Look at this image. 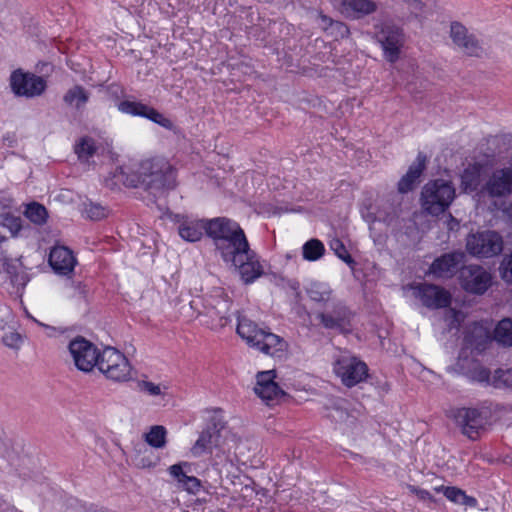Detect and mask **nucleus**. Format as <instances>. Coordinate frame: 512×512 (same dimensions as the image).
Returning <instances> with one entry per match:
<instances>
[{"label": "nucleus", "mask_w": 512, "mask_h": 512, "mask_svg": "<svg viewBox=\"0 0 512 512\" xmlns=\"http://www.w3.org/2000/svg\"><path fill=\"white\" fill-rule=\"evenodd\" d=\"M175 176L172 166L163 158L147 159L141 162L138 177H130L123 168H116L111 179H106V185L111 189L120 184L136 187L143 184L149 190H162L172 188Z\"/></svg>", "instance_id": "1"}, {"label": "nucleus", "mask_w": 512, "mask_h": 512, "mask_svg": "<svg viewBox=\"0 0 512 512\" xmlns=\"http://www.w3.org/2000/svg\"><path fill=\"white\" fill-rule=\"evenodd\" d=\"M236 332L245 343L259 352L278 360L288 356L289 344L269 329L259 327L246 313L237 316Z\"/></svg>", "instance_id": "2"}, {"label": "nucleus", "mask_w": 512, "mask_h": 512, "mask_svg": "<svg viewBox=\"0 0 512 512\" xmlns=\"http://www.w3.org/2000/svg\"><path fill=\"white\" fill-rule=\"evenodd\" d=\"M208 236L214 240L216 250L224 261L235 259V253L241 256V252L249 244L240 225L225 217L209 220Z\"/></svg>", "instance_id": "3"}, {"label": "nucleus", "mask_w": 512, "mask_h": 512, "mask_svg": "<svg viewBox=\"0 0 512 512\" xmlns=\"http://www.w3.org/2000/svg\"><path fill=\"white\" fill-rule=\"evenodd\" d=\"M456 190L452 182L444 179L429 181L421 191V208L427 214L438 216L453 202Z\"/></svg>", "instance_id": "4"}, {"label": "nucleus", "mask_w": 512, "mask_h": 512, "mask_svg": "<svg viewBox=\"0 0 512 512\" xmlns=\"http://www.w3.org/2000/svg\"><path fill=\"white\" fill-rule=\"evenodd\" d=\"M333 371L346 387H353L368 376L366 363L348 351H341L336 356Z\"/></svg>", "instance_id": "5"}, {"label": "nucleus", "mask_w": 512, "mask_h": 512, "mask_svg": "<svg viewBox=\"0 0 512 512\" xmlns=\"http://www.w3.org/2000/svg\"><path fill=\"white\" fill-rule=\"evenodd\" d=\"M97 367L107 379L126 382L131 379L132 367L126 356L113 347L102 350Z\"/></svg>", "instance_id": "6"}, {"label": "nucleus", "mask_w": 512, "mask_h": 512, "mask_svg": "<svg viewBox=\"0 0 512 512\" xmlns=\"http://www.w3.org/2000/svg\"><path fill=\"white\" fill-rule=\"evenodd\" d=\"M467 252L478 258H490L500 254L503 250V239L495 231H482L471 233L466 238Z\"/></svg>", "instance_id": "7"}, {"label": "nucleus", "mask_w": 512, "mask_h": 512, "mask_svg": "<svg viewBox=\"0 0 512 512\" xmlns=\"http://www.w3.org/2000/svg\"><path fill=\"white\" fill-rule=\"evenodd\" d=\"M490 416V410L486 407L461 408L456 412L455 420L464 435L475 439L489 423Z\"/></svg>", "instance_id": "8"}, {"label": "nucleus", "mask_w": 512, "mask_h": 512, "mask_svg": "<svg viewBox=\"0 0 512 512\" xmlns=\"http://www.w3.org/2000/svg\"><path fill=\"white\" fill-rule=\"evenodd\" d=\"M10 86L16 96L35 98L45 92L47 83L41 76L16 70L10 76Z\"/></svg>", "instance_id": "9"}, {"label": "nucleus", "mask_w": 512, "mask_h": 512, "mask_svg": "<svg viewBox=\"0 0 512 512\" xmlns=\"http://www.w3.org/2000/svg\"><path fill=\"white\" fill-rule=\"evenodd\" d=\"M68 350L77 369L83 372L92 371L101 354L93 343L81 337L73 339Z\"/></svg>", "instance_id": "10"}, {"label": "nucleus", "mask_w": 512, "mask_h": 512, "mask_svg": "<svg viewBox=\"0 0 512 512\" xmlns=\"http://www.w3.org/2000/svg\"><path fill=\"white\" fill-rule=\"evenodd\" d=\"M387 61L396 62L404 44V36L399 28L391 24H382L375 33Z\"/></svg>", "instance_id": "11"}, {"label": "nucleus", "mask_w": 512, "mask_h": 512, "mask_svg": "<svg viewBox=\"0 0 512 512\" xmlns=\"http://www.w3.org/2000/svg\"><path fill=\"white\" fill-rule=\"evenodd\" d=\"M230 306V300L221 290H215L205 298L204 312L210 318L213 329L223 328L230 322Z\"/></svg>", "instance_id": "12"}, {"label": "nucleus", "mask_w": 512, "mask_h": 512, "mask_svg": "<svg viewBox=\"0 0 512 512\" xmlns=\"http://www.w3.org/2000/svg\"><path fill=\"white\" fill-rule=\"evenodd\" d=\"M459 279L462 288L473 294H483L492 284L491 273L479 265L462 268Z\"/></svg>", "instance_id": "13"}, {"label": "nucleus", "mask_w": 512, "mask_h": 512, "mask_svg": "<svg viewBox=\"0 0 512 512\" xmlns=\"http://www.w3.org/2000/svg\"><path fill=\"white\" fill-rule=\"evenodd\" d=\"M412 295L419 299L424 306L431 309H439L450 304L451 295L445 289L427 283L411 285Z\"/></svg>", "instance_id": "14"}, {"label": "nucleus", "mask_w": 512, "mask_h": 512, "mask_svg": "<svg viewBox=\"0 0 512 512\" xmlns=\"http://www.w3.org/2000/svg\"><path fill=\"white\" fill-rule=\"evenodd\" d=\"M241 254L243 255H236L235 259H227L224 262L233 265L245 283H251L263 274V265L255 252L250 249L249 244Z\"/></svg>", "instance_id": "15"}, {"label": "nucleus", "mask_w": 512, "mask_h": 512, "mask_svg": "<svg viewBox=\"0 0 512 512\" xmlns=\"http://www.w3.org/2000/svg\"><path fill=\"white\" fill-rule=\"evenodd\" d=\"M481 193L491 197H507L512 194V167L495 169L486 181Z\"/></svg>", "instance_id": "16"}, {"label": "nucleus", "mask_w": 512, "mask_h": 512, "mask_svg": "<svg viewBox=\"0 0 512 512\" xmlns=\"http://www.w3.org/2000/svg\"><path fill=\"white\" fill-rule=\"evenodd\" d=\"M117 109L124 114L147 118L160 126L170 129L172 122L153 107L138 101L124 100L117 104Z\"/></svg>", "instance_id": "17"}, {"label": "nucleus", "mask_w": 512, "mask_h": 512, "mask_svg": "<svg viewBox=\"0 0 512 512\" xmlns=\"http://www.w3.org/2000/svg\"><path fill=\"white\" fill-rule=\"evenodd\" d=\"M175 222L179 236L187 242L199 241L204 233L208 235L209 221L195 217L176 215Z\"/></svg>", "instance_id": "18"}, {"label": "nucleus", "mask_w": 512, "mask_h": 512, "mask_svg": "<svg viewBox=\"0 0 512 512\" xmlns=\"http://www.w3.org/2000/svg\"><path fill=\"white\" fill-rule=\"evenodd\" d=\"M450 36L453 43L467 55L480 56L484 51L475 36L459 22L451 24Z\"/></svg>", "instance_id": "19"}, {"label": "nucleus", "mask_w": 512, "mask_h": 512, "mask_svg": "<svg viewBox=\"0 0 512 512\" xmlns=\"http://www.w3.org/2000/svg\"><path fill=\"white\" fill-rule=\"evenodd\" d=\"M1 240H4V238L1 237L0 241ZM27 282V275L23 271H19L17 263H9L5 253L0 250V285L9 284L16 288L18 292L25 287Z\"/></svg>", "instance_id": "20"}, {"label": "nucleus", "mask_w": 512, "mask_h": 512, "mask_svg": "<svg viewBox=\"0 0 512 512\" xmlns=\"http://www.w3.org/2000/svg\"><path fill=\"white\" fill-rule=\"evenodd\" d=\"M464 258L465 254L461 251L446 253L433 261L429 272L436 278H450L456 273Z\"/></svg>", "instance_id": "21"}, {"label": "nucleus", "mask_w": 512, "mask_h": 512, "mask_svg": "<svg viewBox=\"0 0 512 512\" xmlns=\"http://www.w3.org/2000/svg\"><path fill=\"white\" fill-rule=\"evenodd\" d=\"M222 433V427L216 428L208 427L206 430H203L197 440L190 448V455L192 457H200L203 454L211 451L213 448L217 447V444L221 442L223 439L220 435Z\"/></svg>", "instance_id": "22"}, {"label": "nucleus", "mask_w": 512, "mask_h": 512, "mask_svg": "<svg viewBox=\"0 0 512 512\" xmlns=\"http://www.w3.org/2000/svg\"><path fill=\"white\" fill-rule=\"evenodd\" d=\"M222 438L221 442L218 443L217 447L214 449L211 463L220 473H231L239 464L237 457L233 455L231 447L227 444L226 438Z\"/></svg>", "instance_id": "23"}, {"label": "nucleus", "mask_w": 512, "mask_h": 512, "mask_svg": "<svg viewBox=\"0 0 512 512\" xmlns=\"http://www.w3.org/2000/svg\"><path fill=\"white\" fill-rule=\"evenodd\" d=\"M275 377L274 370L262 371L257 374L254 391L262 400H273L282 394V390L274 381Z\"/></svg>", "instance_id": "24"}, {"label": "nucleus", "mask_w": 512, "mask_h": 512, "mask_svg": "<svg viewBox=\"0 0 512 512\" xmlns=\"http://www.w3.org/2000/svg\"><path fill=\"white\" fill-rule=\"evenodd\" d=\"M222 437H225L227 444L231 447L233 455L237 457L238 464H245L253 450L254 443L248 439H242L229 428L222 426Z\"/></svg>", "instance_id": "25"}, {"label": "nucleus", "mask_w": 512, "mask_h": 512, "mask_svg": "<svg viewBox=\"0 0 512 512\" xmlns=\"http://www.w3.org/2000/svg\"><path fill=\"white\" fill-rule=\"evenodd\" d=\"M49 263L56 272L66 275L74 269L76 259L71 250L57 246L50 252Z\"/></svg>", "instance_id": "26"}, {"label": "nucleus", "mask_w": 512, "mask_h": 512, "mask_svg": "<svg viewBox=\"0 0 512 512\" xmlns=\"http://www.w3.org/2000/svg\"><path fill=\"white\" fill-rule=\"evenodd\" d=\"M376 10V4L371 0H343L340 12L347 18H360Z\"/></svg>", "instance_id": "27"}, {"label": "nucleus", "mask_w": 512, "mask_h": 512, "mask_svg": "<svg viewBox=\"0 0 512 512\" xmlns=\"http://www.w3.org/2000/svg\"><path fill=\"white\" fill-rule=\"evenodd\" d=\"M187 462H181L169 467V474L177 480L178 485L189 493H197L200 490V480L194 476H188L184 468L188 467Z\"/></svg>", "instance_id": "28"}, {"label": "nucleus", "mask_w": 512, "mask_h": 512, "mask_svg": "<svg viewBox=\"0 0 512 512\" xmlns=\"http://www.w3.org/2000/svg\"><path fill=\"white\" fill-rule=\"evenodd\" d=\"M424 168L425 157L422 155H418L416 160L410 165L407 173L404 176H402V178L398 182L399 193L403 194L413 190Z\"/></svg>", "instance_id": "29"}, {"label": "nucleus", "mask_w": 512, "mask_h": 512, "mask_svg": "<svg viewBox=\"0 0 512 512\" xmlns=\"http://www.w3.org/2000/svg\"><path fill=\"white\" fill-rule=\"evenodd\" d=\"M482 167L479 164L469 165L461 174V190L464 193L477 192L481 182Z\"/></svg>", "instance_id": "30"}, {"label": "nucleus", "mask_w": 512, "mask_h": 512, "mask_svg": "<svg viewBox=\"0 0 512 512\" xmlns=\"http://www.w3.org/2000/svg\"><path fill=\"white\" fill-rule=\"evenodd\" d=\"M136 389L143 395L164 400L168 396V386L164 383H156L148 379L137 381Z\"/></svg>", "instance_id": "31"}, {"label": "nucleus", "mask_w": 512, "mask_h": 512, "mask_svg": "<svg viewBox=\"0 0 512 512\" xmlns=\"http://www.w3.org/2000/svg\"><path fill=\"white\" fill-rule=\"evenodd\" d=\"M436 492H441L445 495V497L458 505H463L465 507H475L477 505V500L471 496L466 495V493L456 487H436L434 489Z\"/></svg>", "instance_id": "32"}, {"label": "nucleus", "mask_w": 512, "mask_h": 512, "mask_svg": "<svg viewBox=\"0 0 512 512\" xmlns=\"http://www.w3.org/2000/svg\"><path fill=\"white\" fill-rule=\"evenodd\" d=\"M89 100L88 91L80 85H75L67 90L63 96L65 104L71 108L80 110Z\"/></svg>", "instance_id": "33"}, {"label": "nucleus", "mask_w": 512, "mask_h": 512, "mask_svg": "<svg viewBox=\"0 0 512 512\" xmlns=\"http://www.w3.org/2000/svg\"><path fill=\"white\" fill-rule=\"evenodd\" d=\"M306 292L309 298L315 302H328L332 298V291L328 284L323 282L311 281L306 286Z\"/></svg>", "instance_id": "34"}, {"label": "nucleus", "mask_w": 512, "mask_h": 512, "mask_svg": "<svg viewBox=\"0 0 512 512\" xmlns=\"http://www.w3.org/2000/svg\"><path fill=\"white\" fill-rule=\"evenodd\" d=\"M167 429L162 425H154L144 434V440L155 449H162L166 446Z\"/></svg>", "instance_id": "35"}, {"label": "nucleus", "mask_w": 512, "mask_h": 512, "mask_svg": "<svg viewBox=\"0 0 512 512\" xmlns=\"http://www.w3.org/2000/svg\"><path fill=\"white\" fill-rule=\"evenodd\" d=\"M25 217L34 225H44L48 219L46 208L37 202H31L26 205L24 210Z\"/></svg>", "instance_id": "36"}, {"label": "nucleus", "mask_w": 512, "mask_h": 512, "mask_svg": "<svg viewBox=\"0 0 512 512\" xmlns=\"http://www.w3.org/2000/svg\"><path fill=\"white\" fill-rule=\"evenodd\" d=\"M325 253L324 244L318 239H310L302 246V256L306 261L314 262L319 260Z\"/></svg>", "instance_id": "37"}, {"label": "nucleus", "mask_w": 512, "mask_h": 512, "mask_svg": "<svg viewBox=\"0 0 512 512\" xmlns=\"http://www.w3.org/2000/svg\"><path fill=\"white\" fill-rule=\"evenodd\" d=\"M399 211V202H397V204H389L388 202H384L379 207L377 213L374 216H371L369 220H378L387 224H391L398 217Z\"/></svg>", "instance_id": "38"}, {"label": "nucleus", "mask_w": 512, "mask_h": 512, "mask_svg": "<svg viewBox=\"0 0 512 512\" xmlns=\"http://www.w3.org/2000/svg\"><path fill=\"white\" fill-rule=\"evenodd\" d=\"M494 339L504 345L512 346V319L504 318L494 329Z\"/></svg>", "instance_id": "39"}, {"label": "nucleus", "mask_w": 512, "mask_h": 512, "mask_svg": "<svg viewBox=\"0 0 512 512\" xmlns=\"http://www.w3.org/2000/svg\"><path fill=\"white\" fill-rule=\"evenodd\" d=\"M21 222L22 221L19 217L9 213H3L0 215V226L8 229L13 236H16L23 228Z\"/></svg>", "instance_id": "40"}, {"label": "nucleus", "mask_w": 512, "mask_h": 512, "mask_svg": "<svg viewBox=\"0 0 512 512\" xmlns=\"http://www.w3.org/2000/svg\"><path fill=\"white\" fill-rule=\"evenodd\" d=\"M319 317H320L322 324L326 328L337 329L343 333L350 331V329L347 327V322L344 318H334L331 315L323 314V313L320 314Z\"/></svg>", "instance_id": "41"}, {"label": "nucleus", "mask_w": 512, "mask_h": 512, "mask_svg": "<svg viewBox=\"0 0 512 512\" xmlns=\"http://www.w3.org/2000/svg\"><path fill=\"white\" fill-rule=\"evenodd\" d=\"M2 341L6 347L18 350L24 342V337L15 330H8L2 336Z\"/></svg>", "instance_id": "42"}, {"label": "nucleus", "mask_w": 512, "mask_h": 512, "mask_svg": "<svg viewBox=\"0 0 512 512\" xmlns=\"http://www.w3.org/2000/svg\"><path fill=\"white\" fill-rule=\"evenodd\" d=\"M76 153L81 159H88L95 152V144L92 139H82L75 148Z\"/></svg>", "instance_id": "43"}, {"label": "nucleus", "mask_w": 512, "mask_h": 512, "mask_svg": "<svg viewBox=\"0 0 512 512\" xmlns=\"http://www.w3.org/2000/svg\"><path fill=\"white\" fill-rule=\"evenodd\" d=\"M84 211L86 216L92 220H100L108 215V210L97 203L86 204Z\"/></svg>", "instance_id": "44"}, {"label": "nucleus", "mask_w": 512, "mask_h": 512, "mask_svg": "<svg viewBox=\"0 0 512 512\" xmlns=\"http://www.w3.org/2000/svg\"><path fill=\"white\" fill-rule=\"evenodd\" d=\"M329 246L331 250L334 251V253L345 263L351 264L353 262L351 256L349 255L341 240L337 238L332 239L329 243Z\"/></svg>", "instance_id": "45"}, {"label": "nucleus", "mask_w": 512, "mask_h": 512, "mask_svg": "<svg viewBox=\"0 0 512 512\" xmlns=\"http://www.w3.org/2000/svg\"><path fill=\"white\" fill-rule=\"evenodd\" d=\"M501 278L507 282L512 284V253L506 255L501 261L499 267Z\"/></svg>", "instance_id": "46"}, {"label": "nucleus", "mask_w": 512, "mask_h": 512, "mask_svg": "<svg viewBox=\"0 0 512 512\" xmlns=\"http://www.w3.org/2000/svg\"><path fill=\"white\" fill-rule=\"evenodd\" d=\"M329 34L335 38H343L349 34V29L345 24L334 21L329 30Z\"/></svg>", "instance_id": "47"}, {"label": "nucleus", "mask_w": 512, "mask_h": 512, "mask_svg": "<svg viewBox=\"0 0 512 512\" xmlns=\"http://www.w3.org/2000/svg\"><path fill=\"white\" fill-rule=\"evenodd\" d=\"M495 378L499 382V384H502L506 387H512V369L508 370H496L495 371Z\"/></svg>", "instance_id": "48"}, {"label": "nucleus", "mask_w": 512, "mask_h": 512, "mask_svg": "<svg viewBox=\"0 0 512 512\" xmlns=\"http://www.w3.org/2000/svg\"><path fill=\"white\" fill-rule=\"evenodd\" d=\"M473 332L477 335V337H479L481 339V341L476 342V341H472V340L468 339L467 342L470 345H475L478 348V346L480 344H482V342H484V341H486L488 339V333L480 325H475L474 329H473Z\"/></svg>", "instance_id": "49"}, {"label": "nucleus", "mask_w": 512, "mask_h": 512, "mask_svg": "<svg viewBox=\"0 0 512 512\" xmlns=\"http://www.w3.org/2000/svg\"><path fill=\"white\" fill-rule=\"evenodd\" d=\"M408 490L410 493L416 495L422 501H433V497L430 494V492H428L424 489H420V488L410 485V486H408Z\"/></svg>", "instance_id": "50"}, {"label": "nucleus", "mask_w": 512, "mask_h": 512, "mask_svg": "<svg viewBox=\"0 0 512 512\" xmlns=\"http://www.w3.org/2000/svg\"><path fill=\"white\" fill-rule=\"evenodd\" d=\"M333 22L334 21L331 18L327 17L326 15H319V25L324 30L329 32Z\"/></svg>", "instance_id": "51"}, {"label": "nucleus", "mask_w": 512, "mask_h": 512, "mask_svg": "<svg viewBox=\"0 0 512 512\" xmlns=\"http://www.w3.org/2000/svg\"><path fill=\"white\" fill-rule=\"evenodd\" d=\"M448 315L452 318L450 321V326L455 327L462 321V314L459 312H456L455 310L448 311Z\"/></svg>", "instance_id": "52"}, {"label": "nucleus", "mask_w": 512, "mask_h": 512, "mask_svg": "<svg viewBox=\"0 0 512 512\" xmlns=\"http://www.w3.org/2000/svg\"><path fill=\"white\" fill-rule=\"evenodd\" d=\"M24 313H25V315H26V317H27V318H29V319H31L32 321H34V322H35L37 325H39L40 327H43V328H45V329H51V330H53V328H52V327H50V326H48V325H46V324H44V323H42V322L38 321L37 319H35V318L30 314V312H29L26 308L24 309Z\"/></svg>", "instance_id": "53"}, {"label": "nucleus", "mask_w": 512, "mask_h": 512, "mask_svg": "<svg viewBox=\"0 0 512 512\" xmlns=\"http://www.w3.org/2000/svg\"><path fill=\"white\" fill-rule=\"evenodd\" d=\"M137 465L141 468H146V467H151L153 464L151 461H148V460H145V459H141Z\"/></svg>", "instance_id": "54"}, {"label": "nucleus", "mask_w": 512, "mask_h": 512, "mask_svg": "<svg viewBox=\"0 0 512 512\" xmlns=\"http://www.w3.org/2000/svg\"><path fill=\"white\" fill-rule=\"evenodd\" d=\"M507 214H508L509 219L512 221V204L507 209Z\"/></svg>", "instance_id": "55"}, {"label": "nucleus", "mask_w": 512, "mask_h": 512, "mask_svg": "<svg viewBox=\"0 0 512 512\" xmlns=\"http://www.w3.org/2000/svg\"><path fill=\"white\" fill-rule=\"evenodd\" d=\"M335 412H336L337 414H340L339 419H341V418H342V411L336 410Z\"/></svg>", "instance_id": "56"}, {"label": "nucleus", "mask_w": 512, "mask_h": 512, "mask_svg": "<svg viewBox=\"0 0 512 512\" xmlns=\"http://www.w3.org/2000/svg\"><path fill=\"white\" fill-rule=\"evenodd\" d=\"M0 512H7V508L2 509Z\"/></svg>", "instance_id": "57"}]
</instances>
